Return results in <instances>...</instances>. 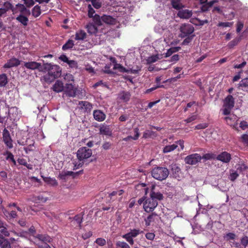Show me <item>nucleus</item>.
Wrapping results in <instances>:
<instances>
[{
  "label": "nucleus",
  "instance_id": "423d86ee",
  "mask_svg": "<svg viewBox=\"0 0 248 248\" xmlns=\"http://www.w3.org/2000/svg\"><path fill=\"white\" fill-rule=\"evenodd\" d=\"M158 205L156 200H153L151 198H147L143 203V208L145 212L150 213L153 212Z\"/></svg>",
  "mask_w": 248,
  "mask_h": 248
},
{
  "label": "nucleus",
  "instance_id": "72a5a7b5",
  "mask_svg": "<svg viewBox=\"0 0 248 248\" xmlns=\"http://www.w3.org/2000/svg\"><path fill=\"white\" fill-rule=\"evenodd\" d=\"M41 13V7L38 5H35L31 10L32 16L35 18L38 17Z\"/></svg>",
  "mask_w": 248,
  "mask_h": 248
},
{
  "label": "nucleus",
  "instance_id": "4c0bfd02",
  "mask_svg": "<svg viewBox=\"0 0 248 248\" xmlns=\"http://www.w3.org/2000/svg\"><path fill=\"white\" fill-rule=\"evenodd\" d=\"M86 33L83 30H80L76 33L75 39L76 40H83L86 37Z\"/></svg>",
  "mask_w": 248,
  "mask_h": 248
},
{
  "label": "nucleus",
  "instance_id": "a878e982",
  "mask_svg": "<svg viewBox=\"0 0 248 248\" xmlns=\"http://www.w3.org/2000/svg\"><path fill=\"white\" fill-rule=\"evenodd\" d=\"M63 84L62 81L60 80H57L53 86V90L57 93H60L64 90Z\"/></svg>",
  "mask_w": 248,
  "mask_h": 248
},
{
  "label": "nucleus",
  "instance_id": "e433bc0d",
  "mask_svg": "<svg viewBox=\"0 0 248 248\" xmlns=\"http://www.w3.org/2000/svg\"><path fill=\"white\" fill-rule=\"evenodd\" d=\"M0 247L1 248H11L10 242L3 237H0Z\"/></svg>",
  "mask_w": 248,
  "mask_h": 248
},
{
  "label": "nucleus",
  "instance_id": "a211bd4d",
  "mask_svg": "<svg viewBox=\"0 0 248 248\" xmlns=\"http://www.w3.org/2000/svg\"><path fill=\"white\" fill-rule=\"evenodd\" d=\"M84 215V213L81 212V213L76 215L74 217H69V219L72 222L73 221L76 222L78 228L81 229V223L83 220V216Z\"/></svg>",
  "mask_w": 248,
  "mask_h": 248
},
{
  "label": "nucleus",
  "instance_id": "3c124183",
  "mask_svg": "<svg viewBox=\"0 0 248 248\" xmlns=\"http://www.w3.org/2000/svg\"><path fill=\"white\" fill-rule=\"evenodd\" d=\"M159 59V58L158 55L151 56L148 57V58L147 59V63L150 64V63H152L155 62Z\"/></svg>",
  "mask_w": 248,
  "mask_h": 248
},
{
  "label": "nucleus",
  "instance_id": "5fc2aeb1",
  "mask_svg": "<svg viewBox=\"0 0 248 248\" xmlns=\"http://www.w3.org/2000/svg\"><path fill=\"white\" fill-rule=\"evenodd\" d=\"M195 36L194 34H192L190 36H188L184 40L183 42L182 43V45H187L188 44L192 41Z\"/></svg>",
  "mask_w": 248,
  "mask_h": 248
},
{
  "label": "nucleus",
  "instance_id": "de8ad7c7",
  "mask_svg": "<svg viewBox=\"0 0 248 248\" xmlns=\"http://www.w3.org/2000/svg\"><path fill=\"white\" fill-rule=\"evenodd\" d=\"M116 248H131L129 245L124 241H118L115 244Z\"/></svg>",
  "mask_w": 248,
  "mask_h": 248
},
{
  "label": "nucleus",
  "instance_id": "cd10ccee",
  "mask_svg": "<svg viewBox=\"0 0 248 248\" xmlns=\"http://www.w3.org/2000/svg\"><path fill=\"white\" fill-rule=\"evenodd\" d=\"M99 132L100 134L107 136H111L112 135V131L108 125H102L101 126L99 129Z\"/></svg>",
  "mask_w": 248,
  "mask_h": 248
},
{
  "label": "nucleus",
  "instance_id": "680f3d73",
  "mask_svg": "<svg viewBox=\"0 0 248 248\" xmlns=\"http://www.w3.org/2000/svg\"><path fill=\"white\" fill-rule=\"evenodd\" d=\"M24 4L27 7L30 8L34 4L33 0H23Z\"/></svg>",
  "mask_w": 248,
  "mask_h": 248
},
{
  "label": "nucleus",
  "instance_id": "20e7f679",
  "mask_svg": "<svg viewBox=\"0 0 248 248\" xmlns=\"http://www.w3.org/2000/svg\"><path fill=\"white\" fill-rule=\"evenodd\" d=\"M194 31V27L189 23L182 24L180 27V34L179 36L181 38H185L192 35Z\"/></svg>",
  "mask_w": 248,
  "mask_h": 248
},
{
  "label": "nucleus",
  "instance_id": "f3484780",
  "mask_svg": "<svg viewBox=\"0 0 248 248\" xmlns=\"http://www.w3.org/2000/svg\"><path fill=\"white\" fill-rule=\"evenodd\" d=\"M192 15V11L188 9H180L177 13L178 16L183 19H188Z\"/></svg>",
  "mask_w": 248,
  "mask_h": 248
},
{
  "label": "nucleus",
  "instance_id": "a18cd8bd",
  "mask_svg": "<svg viewBox=\"0 0 248 248\" xmlns=\"http://www.w3.org/2000/svg\"><path fill=\"white\" fill-rule=\"evenodd\" d=\"M156 134L155 132H154L151 130H146L145 132H144L143 134V137L142 138L144 139H148L150 138L153 137H156Z\"/></svg>",
  "mask_w": 248,
  "mask_h": 248
},
{
  "label": "nucleus",
  "instance_id": "79ce46f5",
  "mask_svg": "<svg viewBox=\"0 0 248 248\" xmlns=\"http://www.w3.org/2000/svg\"><path fill=\"white\" fill-rule=\"evenodd\" d=\"M93 18V22L95 25L100 26L103 25V22L102 20V16H100L97 14H95Z\"/></svg>",
  "mask_w": 248,
  "mask_h": 248
},
{
  "label": "nucleus",
  "instance_id": "2eb2a0df",
  "mask_svg": "<svg viewBox=\"0 0 248 248\" xmlns=\"http://www.w3.org/2000/svg\"><path fill=\"white\" fill-rule=\"evenodd\" d=\"M216 158L222 162L228 163L231 159V155L230 153L225 151L219 154Z\"/></svg>",
  "mask_w": 248,
  "mask_h": 248
},
{
  "label": "nucleus",
  "instance_id": "c756f323",
  "mask_svg": "<svg viewBox=\"0 0 248 248\" xmlns=\"http://www.w3.org/2000/svg\"><path fill=\"white\" fill-rule=\"evenodd\" d=\"M225 120L227 124L230 125H232L238 120L237 116L234 114L230 115L229 116L225 117Z\"/></svg>",
  "mask_w": 248,
  "mask_h": 248
},
{
  "label": "nucleus",
  "instance_id": "5701e85b",
  "mask_svg": "<svg viewBox=\"0 0 248 248\" xmlns=\"http://www.w3.org/2000/svg\"><path fill=\"white\" fill-rule=\"evenodd\" d=\"M15 8H16V9L17 8H19L18 11L20 13V14L27 15V16L31 15L30 10L28 9L23 4L17 3L16 5Z\"/></svg>",
  "mask_w": 248,
  "mask_h": 248
},
{
  "label": "nucleus",
  "instance_id": "69168bd1",
  "mask_svg": "<svg viewBox=\"0 0 248 248\" xmlns=\"http://www.w3.org/2000/svg\"><path fill=\"white\" fill-rule=\"evenodd\" d=\"M208 126L207 123L200 124L195 127V129H203L207 127Z\"/></svg>",
  "mask_w": 248,
  "mask_h": 248
},
{
  "label": "nucleus",
  "instance_id": "9d476101",
  "mask_svg": "<svg viewBox=\"0 0 248 248\" xmlns=\"http://www.w3.org/2000/svg\"><path fill=\"white\" fill-rule=\"evenodd\" d=\"M201 159L202 157L199 154H193L187 156L185 159V161L186 164L193 165L201 161Z\"/></svg>",
  "mask_w": 248,
  "mask_h": 248
},
{
  "label": "nucleus",
  "instance_id": "603ef678",
  "mask_svg": "<svg viewBox=\"0 0 248 248\" xmlns=\"http://www.w3.org/2000/svg\"><path fill=\"white\" fill-rule=\"evenodd\" d=\"M180 170V168L176 164L171 165V170L174 175H178Z\"/></svg>",
  "mask_w": 248,
  "mask_h": 248
},
{
  "label": "nucleus",
  "instance_id": "f03ea898",
  "mask_svg": "<svg viewBox=\"0 0 248 248\" xmlns=\"http://www.w3.org/2000/svg\"><path fill=\"white\" fill-rule=\"evenodd\" d=\"M151 174L153 178L161 181L168 177L169 171L166 167H156L153 169Z\"/></svg>",
  "mask_w": 248,
  "mask_h": 248
},
{
  "label": "nucleus",
  "instance_id": "412c9836",
  "mask_svg": "<svg viewBox=\"0 0 248 248\" xmlns=\"http://www.w3.org/2000/svg\"><path fill=\"white\" fill-rule=\"evenodd\" d=\"M78 107L85 111H90L93 108L92 104L87 101H79Z\"/></svg>",
  "mask_w": 248,
  "mask_h": 248
},
{
  "label": "nucleus",
  "instance_id": "052dcab7",
  "mask_svg": "<svg viewBox=\"0 0 248 248\" xmlns=\"http://www.w3.org/2000/svg\"><path fill=\"white\" fill-rule=\"evenodd\" d=\"M88 16L90 18L93 17V15L95 13V11L92 8L91 5H90V4H89L88 5Z\"/></svg>",
  "mask_w": 248,
  "mask_h": 248
},
{
  "label": "nucleus",
  "instance_id": "ddd939ff",
  "mask_svg": "<svg viewBox=\"0 0 248 248\" xmlns=\"http://www.w3.org/2000/svg\"><path fill=\"white\" fill-rule=\"evenodd\" d=\"M63 90L64 93L69 97H74L76 94V90L72 83L66 84Z\"/></svg>",
  "mask_w": 248,
  "mask_h": 248
},
{
  "label": "nucleus",
  "instance_id": "bb28decb",
  "mask_svg": "<svg viewBox=\"0 0 248 248\" xmlns=\"http://www.w3.org/2000/svg\"><path fill=\"white\" fill-rule=\"evenodd\" d=\"M157 214L153 213L149 215L146 218L144 219L146 226L148 227L151 225L152 222H154L155 218L157 217Z\"/></svg>",
  "mask_w": 248,
  "mask_h": 248
},
{
  "label": "nucleus",
  "instance_id": "aec40b11",
  "mask_svg": "<svg viewBox=\"0 0 248 248\" xmlns=\"http://www.w3.org/2000/svg\"><path fill=\"white\" fill-rule=\"evenodd\" d=\"M93 115L95 120L98 122H102L106 118V115L100 110H94L93 112Z\"/></svg>",
  "mask_w": 248,
  "mask_h": 248
},
{
  "label": "nucleus",
  "instance_id": "0e129e2a",
  "mask_svg": "<svg viewBox=\"0 0 248 248\" xmlns=\"http://www.w3.org/2000/svg\"><path fill=\"white\" fill-rule=\"evenodd\" d=\"M47 200V198L44 197L42 195H38L34 198L35 201L41 202H45Z\"/></svg>",
  "mask_w": 248,
  "mask_h": 248
},
{
  "label": "nucleus",
  "instance_id": "e2e57ef3",
  "mask_svg": "<svg viewBox=\"0 0 248 248\" xmlns=\"http://www.w3.org/2000/svg\"><path fill=\"white\" fill-rule=\"evenodd\" d=\"M233 25V22H219L218 24V27H231Z\"/></svg>",
  "mask_w": 248,
  "mask_h": 248
},
{
  "label": "nucleus",
  "instance_id": "6e6552de",
  "mask_svg": "<svg viewBox=\"0 0 248 248\" xmlns=\"http://www.w3.org/2000/svg\"><path fill=\"white\" fill-rule=\"evenodd\" d=\"M2 140L8 148L11 149L13 147V140L10 132L6 128L2 131Z\"/></svg>",
  "mask_w": 248,
  "mask_h": 248
},
{
  "label": "nucleus",
  "instance_id": "a19ab883",
  "mask_svg": "<svg viewBox=\"0 0 248 248\" xmlns=\"http://www.w3.org/2000/svg\"><path fill=\"white\" fill-rule=\"evenodd\" d=\"M74 46V41L69 39L62 46V49L64 51L72 48Z\"/></svg>",
  "mask_w": 248,
  "mask_h": 248
},
{
  "label": "nucleus",
  "instance_id": "ea45409f",
  "mask_svg": "<svg viewBox=\"0 0 248 248\" xmlns=\"http://www.w3.org/2000/svg\"><path fill=\"white\" fill-rule=\"evenodd\" d=\"M34 143L35 141L32 140L31 142L28 144L27 147L24 148V150L26 154H28L29 152L33 151L35 150Z\"/></svg>",
  "mask_w": 248,
  "mask_h": 248
},
{
  "label": "nucleus",
  "instance_id": "4be33fe9",
  "mask_svg": "<svg viewBox=\"0 0 248 248\" xmlns=\"http://www.w3.org/2000/svg\"><path fill=\"white\" fill-rule=\"evenodd\" d=\"M16 19L24 27L28 25L29 21L28 17L23 14L18 15Z\"/></svg>",
  "mask_w": 248,
  "mask_h": 248
},
{
  "label": "nucleus",
  "instance_id": "2f4dec72",
  "mask_svg": "<svg viewBox=\"0 0 248 248\" xmlns=\"http://www.w3.org/2000/svg\"><path fill=\"white\" fill-rule=\"evenodd\" d=\"M17 162L21 165L25 166L29 170L33 169V165L31 164H28L27 160L23 158H19L17 160Z\"/></svg>",
  "mask_w": 248,
  "mask_h": 248
},
{
  "label": "nucleus",
  "instance_id": "13d9d810",
  "mask_svg": "<svg viewBox=\"0 0 248 248\" xmlns=\"http://www.w3.org/2000/svg\"><path fill=\"white\" fill-rule=\"evenodd\" d=\"M95 242L100 246H105L106 244V241L102 238H98L96 239Z\"/></svg>",
  "mask_w": 248,
  "mask_h": 248
},
{
  "label": "nucleus",
  "instance_id": "39448f33",
  "mask_svg": "<svg viewBox=\"0 0 248 248\" xmlns=\"http://www.w3.org/2000/svg\"><path fill=\"white\" fill-rule=\"evenodd\" d=\"M92 155V150L86 147L80 148L77 152V157L79 161L89 158Z\"/></svg>",
  "mask_w": 248,
  "mask_h": 248
},
{
  "label": "nucleus",
  "instance_id": "6ab92c4d",
  "mask_svg": "<svg viewBox=\"0 0 248 248\" xmlns=\"http://www.w3.org/2000/svg\"><path fill=\"white\" fill-rule=\"evenodd\" d=\"M102 22L108 25H115L117 22L116 18L108 15H104L102 16Z\"/></svg>",
  "mask_w": 248,
  "mask_h": 248
},
{
  "label": "nucleus",
  "instance_id": "8fccbe9b",
  "mask_svg": "<svg viewBox=\"0 0 248 248\" xmlns=\"http://www.w3.org/2000/svg\"><path fill=\"white\" fill-rule=\"evenodd\" d=\"M240 39L239 38H236L230 41L228 44V46L229 48H232L234 46H236L238 43L240 42Z\"/></svg>",
  "mask_w": 248,
  "mask_h": 248
},
{
  "label": "nucleus",
  "instance_id": "7c9ffc66",
  "mask_svg": "<svg viewBox=\"0 0 248 248\" xmlns=\"http://www.w3.org/2000/svg\"><path fill=\"white\" fill-rule=\"evenodd\" d=\"M43 180L47 184L52 186H57L58 184L57 180L55 178H52L49 177H44L42 176Z\"/></svg>",
  "mask_w": 248,
  "mask_h": 248
},
{
  "label": "nucleus",
  "instance_id": "9b49d317",
  "mask_svg": "<svg viewBox=\"0 0 248 248\" xmlns=\"http://www.w3.org/2000/svg\"><path fill=\"white\" fill-rule=\"evenodd\" d=\"M24 66L28 69L32 70L37 69L40 71H43V65L41 63L36 62H24Z\"/></svg>",
  "mask_w": 248,
  "mask_h": 248
},
{
  "label": "nucleus",
  "instance_id": "338daca9",
  "mask_svg": "<svg viewBox=\"0 0 248 248\" xmlns=\"http://www.w3.org/2000/svg\"><path fill=\"white\" fill-rule=\"evenodd\" d=\"M145 237L148 240L152 241L155 239V234L153 232H147L145 234Z\"/></svg>",
  "mask_w": 248,
  "mask_h": 248
},
{
  "label": "nucleus",
  "instance_id": "49530a36",
  "mask_svg": "<svg viewBox=\"0 0 248 248\" xmlns=\"http://www.w3.org/2000/svg\"><path fill=\"white\" fill-rule=\"evenodd\" d=\"M4 155H7V156L6 157V159L7 160L11 161L14 166H16V162L14 159V156L12 153L9 151H7Z\"/></svg>",
  "mask_w": 248,
  "mask_h": 248
},
{
  "label": "nucleus",
  "instance_id": "473e14b6",
  "mask_svg": "<svg viewBox=\"0 0 248 248\" xmlns=\"http://www.w3.org/2000/svg\"><path fill=\"white\" fill-rule=\"evenodd\" d=\"M0 115L3 116H9V106L5 104V105L0 106Z\"/></svg>",
  "mask_w": 248,
  "mask_h": 248
},
{
  "label": "nucleus",
  "instance_id": "7ed1b4c3",
  "mask_svg": "<svg viewBox=\"0 0 248 248\" xmlns=\"http://www.w3.org/2000/svg\"><path fill=\"white\" fill-rule=\"evenodd\" d=\"M234 105V99L232 95H228L224 100L223 114L227 115L230 114Z\"/></svg>",
  "mask_w": 248,
  "mask_h": 248
},
{
  "label": "nucleus",
  "instance_id": "37998d69",
  "mask_svg": "<svg viewBox=\"0 0 248 248\" xmlns=\"http://www.w3.org/2000/svg\"><path fill=\"white\" fill-rule=\"evenodd\" d=\"M171 5L173 8L176 10H180L183 7V5L181 3L180 0H172Z\"/></svg>",
  "mask_w": 248,
  "mask_h": 248
},
{
  "label": "nucleus",
  "instance_id": "09e8293b",
  "mask_svg": "<svg viewBox=\"0 0 248 248\" xmlns=\"http://www.w3.org/2000/svg\"><path fill=\"white\" fill-rule=\"evenodd\" d=\"M181 49L180 47H171L169 49L165 54V57H168L171 55L173 53L178 51Z\"/></svg>",
  "mask_w": 248,
  "mask_h": 248
},
{
  "label": "nucleus",
  "instance_id": "4d7b16f0",
  "mask_svg": "<svg viewBox=\"0 0 248 248\" xmlns=\"http://www.w3.org/2000/svg\"><path fill=\"white\" fill-rule=\"evenodd\" d=\"M236 237V235L235 233L232 232H229L227 233L226 235L224 236L225 239L227 241H230L231 240H234Z\"/></svg>",
  "mask_w": 248,
  "mask_h": 248
},
{
  "label": "nucleus",
  "instance_id": "6e6d98bb",
  "mask_svg": "<svg viewBox=\"0 0 248 248\" xmlns=\"http://www.w3.org/2000/svg\"><path fill=\"white\" fill-rule=\"evenodd\" d=\"M142 231H140L139 229H133L130 231L128 233L133 237H137L140 233L142 232Z\"/></svg>",
  "mask_w": 248,
  "mask_h": 248
},
{
  "label": "nucleus",
  "instance_id": "f704fd0d",
  "mask_svg": "<svg viewBox=\"0 0 248 248\" xmlns=\"http://www.w3.org/2000/svg\"><path fill=\"white\" fill-rule=\"evenodd\" d=\"M86 29L88 33L90 34H95L97 32L98 29L95 25L90 23L86 26Z\"/></svg>",
  "mask_w": 248,
  "mask_h": 248
},
{
  "label": "nucleus",
  "instance_id": "bf43d9fd",
  "mask_svg": "<svg viewBox=\"0 0 248 248\" xmlns=\"http://www.w3.org/2000/svg\"><path fill=\"white\" fill-rule=\"evenodd\" d=\"M91 1L93 6L96 9H99L102 6V3L97 0H92Z\"/></svg>",
  "mask_w": 248,
  "mask_h": 248
},
{
  "label": "nucleus",
  "instance_id": "f257e3e1",
  "mask_svg": "<svg viewBox=\"0 0 248 248\" xmlns=\"http://www.w3.org/2000/svg\"><path fill=\"white\" fill-rule=\"evenodd\" d=\"M43 71H47V73L44 76V79L47 83L53 82L56 78L60 77L62 74V69L59 65L50 63H43Z\"/></svg>",
  "mask_w": 248,
  "mask_h": 248
},
{
  "label": "nucleus",
  "instance_id": "0eeeda50",
  "mask_svg": "<svg viewBox=\"0 0 248 248\" xmlns=\"http://www.w3.org/2000/svg\"><path fill=\"white\" fill-rule=\"evenodd\" d=\"M115 60L113 61V62H115V64H114L113 66V69L114 70H118L120 72L122 73H130L131 74H137L139 71L141 70L140 67L139 66H137V69H134L133 68H130L129 69H126L125 67H124L123 65H122L121 64L117 63L115 62Z\"/></svg>",
  "mask_w": 248,
  "mask_h": 248
},
{
  "label": "nucleus",
  "instance_id": "b1692460",
  "mask_svg": "<svg viewBox=\"0 0 248 248\" xmlns=\"http://www.w3.org/2000/svg\"><path fill=\"white\" fill-rule=\"evenodd\" d=\"M130 93L126 91H122L118 95L119 98L124 102H128L130 100Z\"/></svg>",
  "mask_w": 248,
  "mask_h": 248
},
{
  "label": "nucleus",
  "instance_id": "864d4df0",
  "mask_svg": "<svg viewBox=\"0 0 248 248\" xmlns=\"http://www.w3.org/2000/svg\"><path fill=\"white\" fill-rule=\"evenodd\" d=\"M241 244L246 248L248 246V236L244 235L240 239Z\"/></svg>",
  "mask_w": 248,
  "mask_h": 248
},
{
  "label": "nucleus",
  "instance_id": "c85d7f7f",
  "mask_svg": "<svg viewBox=\"0 0 248 248\" xmlns=\"http://www.w3.org/2000/svg\"><path fill=\"white\" fill-rule=\"evenodd\" d=\"M134 132L135 133V135L134 136H128L126 138L123 139V140L125 141H127L130 140H137L139 139L140 137V133H139V129L138 127L135 128L134 129Z\"/></svg>",
  "mask_w": 248,
  "mask_h": 248
},
{
  "label": "nucleus",
  "instance_id": "1a4fd4ad",
  "mask_svg": "<svg viewBox=\"0 0 248 248\" xmlns=\"http://www.w3.org/2000/svg\"><path fill=\"white\" fill-rule=\"evenodd\" d=\"M36 243L39 245H44V244L50 243L52 241L51 238L47 234H37L35 236Z\"/></svg>",
  "mask_w": 248,
  "mask_h": 248
},
{
  "label": "nucleus",
  "instance_id": "774afa93",
  "mask_svg": "<svg viewBox=\"0 0 248 248\" xmlns=\"http://www.w3.org/2000/svg\"><path fill=\"white\" fill-rule=\"evenodd\" d=\"M238 176L239 175L236 171L233 172L230 174V180L232 181H234L235 180L237 179Z\"/></svg>",
  "mask_w": 248,
  "mask_h": 248
},
{
  "label": "nucleus",
  "instance_id": "c03bdc74",
  "mask_svg": "<svg viewBox=\"0 0 248 248\" xmlns=\"http://www.w3.org/2000/svg\"><path fill=\"white\" fill-rule=\"evenodd\" d=\"M8 83V78L5 74L0 75V87H4Z\"/></svg>",
  "mask_w": 248,
  "mask_h": 248
},
{
  "label": "nucleus",
  "instance_id": "4468645a",
  "mask_svg": "<svg viewBox=\"0 0 248 248\" xmlns=\"http://www.w3.org/2000/svg\"><path fill=\"white\" fill-rule=\"evenodd\" d=\"M20 62L19 59L13 57L7 61L4 64L3 67L5 68H10L13 67H17L20 64Z\"/></svg>",
  "mask_w": 248,
  "mask_h": 248
},
{
  "label": "nucleus",
  "instance_id": "c9c22d12",
  "mask_svg": "<svg viewBox=\"0 0 248 248\" xmlns=\"http://www.w3.org/2000/svg\"><path fill=\"white\" fill-rule=\"evenodd\" d=\"M239 88H241L243 91H247L248 90V78L242 79L239 83Z\"/></svg>",
  "mask_w": 248,
  "mask_h": 248
},
{
  "label": "nucleus",
  "instance_id": "f8f14e48",
  "mask_svg": "<svg viewBox=\"0 0 248 248\" xmlns=\"http://www.w3.org/2000/svg\"><path fill=\"white\" fill-rule=\"evenodd\" d=\"M124 192V190L123 189L113 191L108 195V197L109 198V201L113 202L118 199V201L120 202L122 199V195Z\"/></svg>",
  "mask_w": 248,
  "mask_h": 248
},
{
  "label": "nucleus",
  "instance_id": "393cba45",
  "mask_svg": "<svg viewBox=\"0 0 248 248\" xmlns=\"http://www.w3.org/2000/svg\"><path fill=\"white\" fill-rule=\"evenodd\" d=\"M2 7L6 11V12L11 10L13 14H16L18 12L16 8L14 7L12 4L9 1L4 2Z\"/></svg>",
  "mask_w": 248,
  "mask_h": 248
},
{
  "label": "nucleus",
  "instance_id": "dca6fc26",
  "mask_svg": "<svg viewBox=\"0 0 248 248\" xmlns=\"http://www.w3.org/2000/svg\"><path fill=\"white\" fill-rule=\"evenodd\" d=\"M154 189L155 186H153L150 193V197L156 201L162 200L164 198L163 194L160 192H155Z\"/></svg>",
  "mask_w": 248,
  "mask_h": 248
},
{
  "label": "nucleus",
  "instance_id": "58836bf2",
  "mask_svg": "<svg viewBox=\"0 0 248 248\" xmlns=\"http://www.w3.org/2000/svg\"><path fill=\"white\" fill-rule=\"evenodd\" d=\"M177 147V144H173L170 145H166L163 148V153H168L171 151H174Z\"/></svg>",
  "mask_w": 248,
  "mask_h": 248
}]
</instances>
